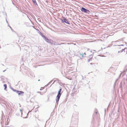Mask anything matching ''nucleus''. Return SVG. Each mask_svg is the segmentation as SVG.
Here are the masks:
<instances>
[{
  "mask_svg": "<svg viewBox=\"0 0 127 127\" xmlns=\"http://www.w3.org/2000/svg\"><path fill=\"white\" fill-rule=\"evenodd\" d=\"M61 89H60L59 90L58 92V95L56 98V103L57 104H58V102L61 96Z\"/></svg>",
  "mask_w": 127,
  "mask_h": 127,
  "instance_id": "nucleus-1",
  "label": "nucleus"
},
{
  "mask_svg": "<svg viewBox=\"0 0 127 127\" xmlns=\"http://www.w3.org/2000/svg\"><path fill=\"white\" fill-rule=\"evenodd\" d=\"M81 10L82 12H84L87 13H89L90 12V11L82 7L81 8Z\"/></svg>",
  "mask_w": 127,
  "mask_h": 127,
  "instance_id": "nucleus-2",
  "label": "nucleus"
},
{
  "mask_svg": "<svg viewBox=\"0 0 127 127\" xmlns=\"http://www.w3.org/2000/svg\"><path fill=\"white\" fill-rule=\"evenodd\" d=\"M17 93L19 95H22L24 92L22 91H17Z\"/></svg>",
  "mask_w": 127,
  "mask_h": 127,
  "instance_id": "nucleus-3",
  "label": "nucleus"
},
{
  "mask_svg": "<svg viewBox=\"0 0 127 127\" xmlns=\"http://www.w3.org/2000/svg\"><path fill=\"white\" fill-rule=\"evenodd\" d=\"M41 35L43 37V38L46 41H47V42H49V40L48 39L46 38L45 36H44L42 35V34H41Z\"/></svg>",
  "mask_w": 127,
  "mask_h": 127,
  "instance_id": "nucleus-4",
  "label": "nucleus"
},
{
  "mask_svg": "<svg viewBox=\"0 0 127 127\" xmlns=\"http://www.w3.org/2000/svg\"><path fill=\"white\" fill-rule=\"evenodd\" d=\"M62 22L63 23H67V24H68V21L66 19H64L63 20H62Z\"/></svg>",
  "mask_w": 127,
  "mask_h": 127,
  "instance_id": "nucleus-5",
  "label": "nucleus"
},
{
  "mask_svg": "<svg viewBox=\"0 0 127 127\" xmlns=\"http://www.w3.org/2000/svg\"><path fill=\"white\" fill-rule=\"evenodd\" d=\"M3 86H4L5 87L4 89L5 90L7 88V85L6 84H4Z\"/></svg>",
  "mask_w": 127,
  "mask_h": 127,
  "instance_id": "nucleus-6",
  "label": "nucleus"
},
{
  "mask_svg": "<svg viewBox=\"0 0 127 127\" xmlns=\"http://www.w3.org/2000/svg\"><path fill=\"white\" fill-rule=\"evenodd\" d=\"M12 89L13 90V91L16 92V93L17 92V91H18L17 90L14 89L13 88H12Z\"/></svg>",
  "mask_w": 127,
  "mask_h": 127,
  "instance_id": "nucleus-7",
  "label": "nucleus"
},
{
  "mask_svg": "<svg viewBox=\"0 0 127 127\" xmlns=\"http://www.w3.org/2000/svg\"><path fill=\"white\" fill-rule=\"evenodd\" d=\"M32 1L33 3H36L35 0H32Z\"/></svg>",
  "mask_w": 127,
  "mask_h": 127,
  "instance_id": "nucleus-8",
  "label": "nucleus"
},
{
  "mask_svg": "<svg viewBox=\"0 0 127 127\" xmlns=\"http://www.w3.org/2000/svg\"><path fill=\"white\" fill-rule=\"evenodd\" d=\"M44 88L43 87H41L40 89V90H41L44 89Z\"/></svg>",
  "mask_w": 127,
  "mask_h": 127,
  "instance_id": "nucleus-9",
  "label": "nucleus"
},
{
  "mask_svg": "<svg viewBox=\"0 0 127 127\" xmlns=\"http://www.w3.org/2000/svg\"><path fill=\"white\" fill-rule=\"evenodd\" d=\"M80 55H81L82 56V57H83V54H80Z\"/></svg>",
  "mask_w": 127,
  "mask_h": 127,
  "instance_id": "nucleus-10",
  "label": "nucleus"
},
{
  "mask_svg": "<svg viewBox=\"0 0 127 127\" xmlns=\"http://www.w3.org/2000/svg\"><path fill=\"white\" fill-rule=\"evenodd\" d=\"M20 111H21V114H22V109H20Z\"/></svg>",
  "mask_w": 127,
  "mask_h": 127,
  "instance_id": "nucleus-11",
  "label": "nucleus"
},
{
  "mask_svg": "<svg viewBox=\"0 0 127 127\" xmlns=\"http://www.w3.org/2000/svg\"><path fill=\"white\" fill-rule=\"evenodd\" d=\"M50 82L49 83H48V84H47V86L48 85H49L50 84Z\"/></svg>",
  "mask_w": 127,
  "mask_h": 127,
  "instance_id": "nucleus-12",
  "label": "nucleus"
},
{
  "mask_svg": "<svg viewBox=\"0 0 127 127\" xmlns=\"http://www.w3.org/2000/svg\"><path fill=\"white\" fill-rule=\"evenodd\" d=\"M93 51L94 52L95 51L94 50H93ZM92 52H93V51H90V52H91V53Z\"/></svg>",
  "mask_w": 127,
  "mask_h": 127,
  "instance_id": "nucleus-13",
  "label": "nucleus"
},
{
  "mask_svg": "<svg viewBox=\"0 0 127 127\" xmlns=\"http://www.w3.org/2000/svg\"><path fill=\"white\" fill-rule=\"evenodd\" d=\"M38 93H40V92H38Z\"/></svg>",
  "mask_w": 127,
  "mask_h": 127,
  "instance_id": "nucleus-14",
  "label": "nucleus"
},
{
  "mask_svg": "<svg viewBox=\"0 0 127 127\" xmlns=\"http://www.w3.org/2000/svg\"><path fill=\"white\" fill-rule=\"evenodd\" d=\"M84 54H85V55H86V54H85V53H84Z\"/></svg>",
  "mask_w": 127,
  "mask_h": 127,
  "instance_id": "nucleus-15",
  "label": "nucleus"
},
{
  "mask_svg": "<svg viewBox=\"0 0 127 127\" xmlns=\"http://www.w3.org/2000/svg\"><path fill=\"white\" fill-rule=\"evenodd\" d=\"M93 55V54H91V55Z\"/></svg>",
  "mask_w": 127,
  "mask_h": 127,
  "instance_id": "nucleus-16",
  "label": "nucleus"
},
{
  "mask_svg": "<svg viewBox=\"0 0 127 127\" xmlns=\"http://www.w3.org/2000/svg\"><path fill=\"white\" fill-rule=\"evenodd\" d=\"M94 53V52H93V53Z\"/></svg>",
  "mask_w": 127,
  "mask_h": 127,
  "instance_id": "nucleus-17",
  "label": "nucleus"
},
{
  "mask_svg": "<svg viewBox=\"0 0 127 127\" xmlns=\"http://www.w3.org/2000/svg\"><path fill=\"white\" fill-rule=\"evenodd\" d=\"M40 80H38V81H39Z\"/></svg>",
  "mask_w": 127,
  "mask_h": 127,
  "instance_id": "nucleus-18",
  "label": "nucleus"
},
{
  "mask_svg": "<svg viewBox=\"0 0 127 127\" xmlns=\"http://www.w3.org/2000/svg\"><path fill=\"white\" fill-rule=\"evenodd\" d=\"M5 70L4 71H3V72H4Z\"/></svg>",
  "mask_w": 127,
  "mask_h": 127,
  "instance_id": "nucleus-19",
  "label": "nucleus"
}]
</instances>
